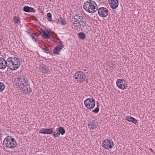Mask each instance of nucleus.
<instances>
[{
    "instance_id": "obj_1",
    "label": "nucleus",
    "mask_w": 155,
    "mask_h": 155,
    "mask_svg": "<svg viewBox=\"0 0 155 155\" xmlns=\"http://www.w3.org/2000/svg\"><path fill=\"white\" fill-rule=\"evenodd\" d=\"M72 19V21L73 22V25L75 27H81V26H84L86 24L85 18L79 14L74 16Z\"/></svg>"
},
{
    "instance_id": "obj_2",
    "label": "nucleus",
    "mask_w": 155,
    "mask_h": 155,
    "mask_svg": "<svg viewBox=\"0 0 155 155\" xmlns=\"http://www.w3.org/2000/svg\"><path fill=\"white\" fill-rule=\"evenodd\" d=\"M7 67L12 70L17 69L20 65L19 59L15 57L8 58L7 60Z\"/></svg>"
},
{
    "instance_id": "obj_3",
    "label": "nucleus",
    "mask_w": 155,
    "mask_h": 155,
    "mask_svg": "<svg viewBox=\"0 0 155 155\" xmlns=\"http://www.w3.org/2000/svg\"><path fill=\"white\" fill-rule=\"evenodd\" d=\"M97 6L96 3L92 1H87L84 4V8L89 12L93 13L97 9Z\"/></svg>"
},
{
    "instance_id": "obj_4",
    "label": "nucleus",
    "mask_w": 155,
    "mask_h": 155,
    "mask_svg": "<svg viewBox=\"0 0 155 155\" xmlns=\"http://www.w3.org/2000/svg\"><path fill=\"white\" fill-rule=\"evenodd\" d=\"M15 83L18 87L22 89L28 84V80L25 78L20 77L17 78L15 80Z\"/></svg>"
},
{
    "instance_id": "obj_5",
    "label": "nucleus",
    "mask_w": 155,
    "mask_h": 155,
    "mask_svg": "<svg viewBox=\"0 0 155 155\" xmlns=\"http://www.w3.org/2000/svg\"><path fill=\"white\" fill-rule=\"evenodd\" d=\"M74 77L76 81L79 83L82 82L86 78L85 74L81 71L76 72Z\"/></svg>"
},
{
    "instance_id": "obj_6",
    "label": "nucleus",
    "mask_w": 155,
    "mask_h": 155,
    "mask_svg": "<svg viewBox=\"0 0 155 155\" xmlns=\"http://www.w3.org/2000/svg\"><path fill=\"white\" fill-rule=\"evenodd\" d=\"M85 106L88 109H92L95 105V102L93 98H90L86 99L84 101Z\"/></svg>"
},
{
    "instance_id": "obj_7",
    "label": "nucleus",
    "mask_w": 155,
    "mask_h": 155,
    "mask_svg": "<svg viewBox=\"0 0 155 155\" xmlns=\"http://www.w3.org/2000/svg\"><path fill=\"white\" fill-rule=\"evenodd\" d=\"M125 80L123 79H118L116 81V84L117 87L120 89L124 90L127 87V82L124 83Z\"/></svg>"
},
{
    "instance_id": "obj_8",
    "label": "nucleus",
    "mask_w": 155,
    "mask_h": 155,
    "mask_svg": "<svg viewBox=\"0 0 155 155\" xmlns=\"http://www.w3.org/2000/svg\"><path fill=\"white\" fill-rule=\"evenodd\" d=\"M103 146L105 149H110L114 146L113 142L111 140H106L103 141Z\"/></svg>"
},
{
    "instance_id": "obj_9",
    "label": "nucleus",
    "mask_w": 155,
    "mask_h": 155,
    "mask_svg": "<svg viewBox=\"0 0 155 155\" xmlns=\"http://www.w3.org/2000/svg\"><path fill=\"white\" fill-rule=\"evenodd\" d=\"M98 13L101 17H105L108 15V11L106 8L102 7L98 10Z\"/></svg>"
},
{
    "instance_id": "obj_10",
    "label": "nucleus",
    "mask_w": 155,
    "mask_h": 155,
    "mask_svg": "<svg viewBox=\"0 0 155 155\" xmlns=\"http://www.w3.org/2000/svg\"><path fill=\"white\" fill-rule=\"evenodd\" d=\"M10 136H7L5 139L3 141V145L4 147H5L8 148H11L12 146H11L10 140L12 139Z\"/></svg>"
},
{
    "instance_id": "obj_11",
    "label": "nucleus",
    "mask_w": 155,
    "mask_h": 155,
    "mask_svg": "<svg viewBox=\"0 0 155 155\" xmlns=\"http://www.w3.org/2000/svg\"><path fill=\"white\" fill-rule=\"evenodd\" d=\"M108 2L110 7L113 9H115L118 5L117 0H108Z\"/></svg>"
},
{
    "instance_id": "obj_12",
    "label": "nucleus",
    "mask_w": 155,
    "mask_h": 155,
    "mask_svg": "<svg viewBox=\"0 0 155 155\" xmlns=\"http://www.w3.org/2000/svg\"><path fill=\"white\" fill-rule=\"evenodd\" d=\"M63 46V45L60 42V45H58L54 49L53 53L55 54H58L60 50L62 49Z\"/></svg>"
},
{
    "instance_id": "obj_13",
    "label": "nucleus",
    "mask_w": 155,
    "mask_h": 155,
    "mask_svg": "<svg viewBox=\"0 0 155 155\" xmlns=\"http://www.w3.org/2000/svg\"><path fill=\"white\" fill-rule=\"evenodd\" d=\"M7 61H5L3 58H0V69L5 68L6 66H7Z\"/></svg>"
},
{
    "instance_id": "obj_14",
    "label": "nucleus",
    "mask_w": 155,
    "mask_h": 155,
    "mask_svg": "<svg viewBox=\"0 0 155 155\" xmlns=\"http://www.w3.org/2000/svg\"><path fill=\"white\" fill-rule=\"evenodd\" d=\"M53 130L51 129H43L41 130L39 132V133L43 134H51L52 133Z\"/></svg>"
},
{
    "instance_id": "obj_15",
    "label": "nucleus",
    "mask_w": 155,
    "mask_h": 155,
    "mask_svg": "<svg viewBox=\"0 0 155 155\" xmlns=\"http://www.w3.org/2000/svg\"><path fill=\"white\" fill-rule=\"evenodd\" d=\"M42 37L45 38H49L50 37V34L49 32L47 31H43L41 33Z\"/></svg>"
},
{
    "instance_id": "obj_16",
    "label": "nucleus",
    "mask_w": 155,
    "mask_h": 155,
    "mask_svg": "<svg viewBox=\"0 0 155 155\" xmlns=\"http://www.w3.org/2000/svg\"><path fill=\"white\" fill-rule=\"evenodd\" d=\"M40 72L43 73H48V70L47 67L44 65H42L40 67Z\"/></svg>"
},
{
    "instance_id": "obj_17",
    "label": "nucleus",
    "mask_w": 155,
    "mask_h": 155,
    "mask_svg": "<svg viewBox=\"0 0 155 155\" xmlns=\"http://www.w3.org/2000/svg\"><path fill=\"white\" fill-rule=\"evenodd\" d=\"M25 87L22 88V91L24 92H26L28 94H29L31 91V88L30 87V86L28 84L26 86H25Z\"/></svg>"
},
{
    "instance_id": "obj_18",
    "label": "nucleus",
    "mask_w": 155,
    "mask_h": 155,
    "mask_svg": "<svg viewBox=\"0 0 155 155\" xmlns=\"http://www.w3.org/2000/svg\"><path fill=\"white\" fill-rule=\"evenodd\" d=\"M88 127L94 129L95 128L96 126L95 123V122L94 120H89L88 123Z\"/></svg>"
},
{
    "instance_id": "obj_19",
    "label": "nucleus",
    "mask_w": 155,
    "mask_h": 155,
    "mask_svg": "<svg viewBox=\"0 0 155 155\" xmlns=\"http://www.w3.org/2000/svg\"><path fill=\"white\" fill-rule=\"evenodd\" d=\"M126 118L127 120L130 122H132L134 124H136L138 122L137 120L135 119L134 118L129 116L126 117Z\"/></svg>"
},
{
    "instance_id": "obj_20",
    "label": "nucleus",
    "mask_w": 155,
    "mask_h": 155,
    "mask_svg": "<svg viewBox=\"0 0 155 155\" xmlns=\"http://www.w3.org/2000/svg\"><path fill=\"white\" fill-rule=\"evenodd\" d=\"M56 131H58L60 134H61V135H63L65 133V130L62 127L57 128L56 129Z\"/></svg>"
},
{
    "instance_id": "obj_21",
    "label": "nucleus",
    "mask_w": 155,
    "mask_h": 155,
    "mask_svg": "<svg viewBox=\"0 0 155 155\" xmlns=\"http://www.w3.org/2000/svg\"><path fill=\"white\" fill-rule=\"evenodd\" d=\"M10 141L11 145V146H12L11 148L12 149L15 147L17 145V143L15 140L13 138H12L11 140H10Z\"/></svg>"
},
{
    "instance_id": "obj_22",
    "label": "nucleus",
    "mask_w": 155,
    "mask_h": 155,
    "mask_svg": "<svg viewBox=\"0 0 155 155\" xmlns=\"http://www.w3.org/2000/svg\"><path fill=\"white\" fill-rule=\"evenodd\" d=\"M57 21V23H60L62 25H64L67 24L66 21L62 19V18H58Z\"/></svg>"
},
{
    "instance_id": "obj_23",
    "label": "nucleus",
    "mask_w": 155,
    "mask_h": 155,
    "mask_svg": "<svg viewBox=\"0 0 155 155\" xmlns=\"http://www.w3.org/2000/svg\"><path fill=\"white\" fill-rule=\"evenodd\" d=\"M13 21L15 24H18L20 23V20L19 17L15 16L13 18Z\"/></svg>"
},
{
    "instance_id": "obj_24",
    "label": "nucleus",
    "mask_w": 155,
    "mask_h": 155,
    "mask_svg": "<svg viewBox=\"0 0 155 155\" xmlns=\"http://www.w3.org/2000/svg\"><path fill=\"white\" fill-rule=\"evenodd\" d=\"M78 35L79 36V38L82 39H84L85 37L84 33L82 32L78 33Z\"/></svg>"
},
{
    "instance_id": "obj_25",
    "label": "nucleus",
    "mask_w": 155,
    "mask_h": 155,
    "mask_svg": "<svg viewBox=\"0 0 155 155\" xmlns=\"http://www.w3.org/2000/svg\"><path fill=\"white\" fill-rule=\"evenodd\" d=\"M5 88V85L4 84L1 82H0V91H3Z\"/></svg>"
},
{
    "instance_id": "obj_26",
    "label": "nucleus",
    "mask_w": 155,
    "mask_h": 155,
    "mask_svg": "<svg viewBox=\"0 0 155 155\" xmlns=\"http://www.w3.org/2000/svg\"><path fill=\"white\" fill-rule=\"evenodd\" d=\"M60 135V134L58 131H56H56L54 132V133L53 134V136L54 138H55L56 137H59Z\"/></svg>"
},
{
    "instance_id": "obj_27",
    "label": "nucleus",
    "mask_w": 155,
    "mask_h": 155,
    "mask_svg": "<svg viewBox=\"0 0 155 155\" xmlns=\"http://www.w3.org/2000/svg\"><path fill=\"white\" fill-rule=\"evenodd\" d=\"M30 8L28 6H25L23 8V10L26 12H29Z\"/></svg>"
},
{
    "instance_id": "obj_28",
    "label": "nucleus",
    "mask_w": 155,
    "mask_h": 155,
    "mask_svg": "<svg viewBox=\"0 0 155 155\" xmlns=\"http://www.w3.org/2000/svg\"><path fill=\"white\" fill-rule=\"evenodd\" d=\"M48 18L49 21H51V13H48L47 14Z\"/></svg>"
},
{
    "instance_id": "obj_29",
    "label": "nucleus",
    "mask_w": 155,
    "mask_h": 155,
    "mask_svg": "<svg viewBox=\"0 0 155 155\" xmlns=\"http://www.w3.org/2000/svg\"><path fill=\"white\" fill-rule=\"evenodd\" d=\"M31 36L33 39H35V41H38V39L37 38H35V37L36 36H35V34H34L33 33H31Z\"/></svg>"
},
{
    "instance_id": "obj_30",
    "label": "nucleus",
    "mask_w": 155,
    "mask_h": 155,
    "mask_svg": "<svg viewBox=\"0 0 155 155\" xmlns=\"http://www.w3.org/2000/svg\"><path fill=\"white\" fill-rule=\"evenodd\" d=\"M99 111V106H98L94 110H93V112L95 113H97Z\"/></svg>"
},
{
    "instance_id": "obj_31",
    "label": "nucleus",
    "mask_w": 155,
    "mask_h": 155,
    "mask_svg": "<svg viewBox=\"0 0 155 155\" xmlns=\"http://www.w3.org/2000/svg\"><path fill=\"white\" fill-rule=\"evenodd\" d=\"M29 12H35V10L33 8L30 7Z\"/></svg>"
},
{
    "instance_id": "obj_32",
    "label": "nucleus",
    "mask_w": 155,
    "mask_h": 155,
    "mask_svg": "<svg viewBox=\"0 0 155 155\" xmlns=\"http://www.w3.org/2000/svg\"><path fill=\"white\" fill-rule=\"evenodd\" d=\"M44 45V44H43L42 43L40 42L39 43V46L41 48H42L43 46Z\"/></svg>"
},
{
    "instance_id": "obj_33",
    "label": "nucleus",
    "mask_w": 155,
    "mask_h": 155,
    "mask_svg": "<svg viewBox=\"0 0 155 155\" xmlns=\"http://www.w3.org/2000/svg\"><path fill=\"white\" fill-rule=\"evenodd\" d=\"M45 51H49V48L47 47H45V49H44Z\"/></svg>"
},
{
    "instance_id": "obj_34",
    "label": "nucleus",
    "mask_w": 155,
    "mask_h": 155,
    "mask_svg": "<svg viewBox=\"0 0 155 155\" xmlns=\"http://www.w3.org/2000/svg\"><path fill=\"white\" fill-rule=\"evenodd\" d=\"M2 35H1L0 33V41L2 40Z\"/></svg>"
},
{
    "instance_id": "obj_35",
    "label": "nucleus",
    "mask_w": 155,
    "mask_h": 155,
    "mask_svg": "<svg viewBox=\"0 0 155 155\" xmlns=\"http://www.w3.org/2000/svg\"><path fill=\"white\" fill-rule=\"evenodd\" d=\"M34 34H35V36L36 37L38 36V34L37 33H33Z\"/></svg>"
},
{
    "instance_id": "obj_36",
    "label": "nucleus",
    "mask_w": 155,
    "mask_h": 155,
    "mask_svg": "<svg viewBox=\"0 0 155 155\" xmlns=\"http://www.w3.org/2000/svg\"><path fill=\"white\" fill-rule=\"evenodd\" d=\"M31 32V30H28L27 31V32L28 33H30Z\"/></svg>"
},
{
    "instance_id": "obj_37",
    "label": "nucleus",
    "mask_w": 155,
    "mask_h": 155,
    "mask_svg": "<svg viewBox=\"0 0 155 155\" xmlns=\"http://www.w3.org/2000/svg\"><path fill=\"white\" fill-rule=\"evenodd\" d=\"M45 47H46L44 45L43 46L42 48H41L43 49H45Z\"/></svg>"
},
{
    "instance_id": "obj_38",
    "label": "nucleus",
    "mask_w": 155,
    "mask_h": 155,
    "mask_svg": "<svg viewBox=\"0 0 155 155\" xmlns=\"http://www.w3.org/2000/svg\"><path fill=\"white\" fill-rule=\"evenodd\" d=\"M149 150L151 151L152 152V153H153V150L151 148H150Z\"/></svg>"
}]
</instances>
